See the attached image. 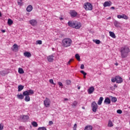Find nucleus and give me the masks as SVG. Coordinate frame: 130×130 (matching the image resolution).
Listing matches in <instances>:
<instances>
[{
  "label": "nucleus",
  "instance_id": "f257e3e1",
  "mask_svg": "<svg viewBox=\"0 0 130 130\" xmlns=\"http://www.w3.org/2000/svg\"><path fill=\"white\" fill-rule=\"evenodd\" d=\"M129 48H128V47L126 46L122 47L120 51L122 58H125V57H127V55H128V53H129Z\"/></svg>",
  "mask_w": 130,
  "mask_h": 130
},
{
  "label": "nucleus",
  "instance_id": "f03ea898",
  "mask_svg": "<svg viewBox=\"0 0 130 130\" xmlns=\"http://www.w3.org/2000/svg\"><path fill=\"white\" fill-rule=\"evenodd\" d=\"M68 24L70 27H72L75 29H80L82 27V24L80 22L75 21H69Z\"/></svg>",
  "mask_w": 130,
  "mask_h": 130
},
{
  "label": "nucleus",
  "instance_id": "7ed1b4c3",
  "mask_svg": "<svg viewBox=\"0 0 130 130\" xmlns=\"http://www.w3.org/2000/svg\"><path fill=\"white\" fill-rule=\"evenodd\" d=\"M22 94L23 96H25L24 98L25 101H26V102H29V101H30V96L29 95H33V94H34V90L32 89L27 90L24 91Z\"/></svg>",
  "mask_w": 130,
  "mask_h": 130
},
{
  "label": "nucleus",
  "instance_id": "20e7f679",
  "mask_svg": "<svg viewBox=\"0 0 130 130\" xmlns=\"http://www.w3.org/2000/svg\"><path fill=\"white\" fill-rule=\"evenodd\" d=\"M73 41L70 38H64L62 40V46L63 47H70L72 45Z\"/></svg>",
  "mask_w": 130,
  "mask_h": 130
},
{
  "label": "nucleus",
  "instance_id": "39448f33",
  "mask_svg": "<svg viewBox=\"0 0 130 130\" xmlns=\"http://www.w3.org/2000/svg\"><path fill=\"white\" fill-rule=\"evenodd\" d=\"M83 8L86 11H92L93 10V6L89 2L84 3Z\"/></svg>",
  "mask_w": 130,
  "mask_h": 130
},
{
  "label": "nucleus",
  "instance_id": "423d86ee",
  "mask_svg": "<svg viewBox=\"0 0 130 130\" xmlns=\"http://www.w3.org/2000/svg\"><path fill=\"white\" fill-rule=\"evenodd\" d=\"M28 119H29V116L25 115H22L19 116V118L18 119V120L19 121H21L22 122H26V121H28Z\"/></svg>",
  "mask_w": 130,
  "mask_h": 130
},
{
  "label": "nucleus",
  "instance_id": "0eeeda50",
  "mask_svg": "<svg viewBox=\"0 0 130 130\" xmlns=\"http://www.w3.org/2000/svg\"><path fill=\"white\" fill-rule=\"evenodd\" d=\"M50 103H51L50 100L47 98H45V100L44 101V106L46 107H50Z\"/></svg>",
  "mask_w": 130,
  "mask_h": 130
},
{
  "label": "nucleus",
  "instance_id": "6e6552de",
  "mask_svg": "<svg viewBox=\"0 0 130 130\" xmlns=\"http://www.w3.org/2000/svg\"><path fill=\"white\" fill-rule=\"evenodd\" d=\"M92 110L93 112H96L97 109H98V105L95 102H93L91 104Z\"/></svg>",
  "mask_w": 130,
  "mask_h": 130
},
{
  "label": "nucleus",
  "instance_id": "1a4fd4ad",
  "mask_svg": "<svg viewBox=\"0 0 130 130\" xmlns=\"http://www.w3.org/2000/svg\"><path fill=\"white\" fill-rule=\"evenodd\" d=\"M69 14L72 18H76V17L78 16V12L75 10H70Z\"/></svg>",
  "mask_w": 130,
  "mask_h": 130
},
{
  "label": "nucleus",
  "instance_id": "9d476101",
  "mask_svg": "<svg viewBox=\"0 0 130 130\" xmlns=\"http://www.w3.org/2000/svg\"><path fill=\"white\" fill-rule=\"evenodd\" d=\"M11 49L12 51H14L15 52H17V51H18L19 49L18 45L17 44H14L11 48Z\"/></svg>",
  "mask_w": 130,
  "mask_h": 130
},
{
  "label": "nucleus",
  "instance_id": "9b49d317",
  "mask_svg": "<svg viewBox=\"0 0 130 130\" xmlns=\"http://www.w3.org/2000/svg\"><path fill=\"white\" fill-rule=\"evenodd\" d=\"M118 19H124V20H127L128 17L125 14H122V15H118L117 16Z\"/></svg>",
  "mask_w": 130,
  "mask_h": 130
},
{
  "label": "nucleus",
  "instance_id": "f8f14e48",
  "mask_svg": "<svg viewBox=\"0 0 130 130\" xmlns=\"http://www.w3.org/2000/svg\"><path fill=\"white\" fill-rule=\"evenodd\" d=\"M116 82L118 84H120V83H122V78L118 76H116Z\"/></svg>",
  "mask_w": 130,
  "mask_h": 130
},
{
  "label": "nucleus",
  "instance_id": "ddd939ff",
  "mask_svg": "<svg viewBox=\"0 0 130 130\" xmlns=\"http://www.w3.org/2000/svg\"><path fill=\"white\" fill-rule=\"evenodd\" d=\"M29 23L31 26H36L37 25V21L35 19H31L29 21Z\"/></svg>",
  "mask_w": 130,
  "mask_h": 130
},
{
  "label": "nucleus",
  "instance_id": "4468645a",
  "mask_svg": "<svg viewBox=\"0 0 130 130\" xmlns=\"http://www.w3.org/2000/svg\"><path fill=\"white\" fill-rule=\"evenodd\" d=\"M111 5H112V3H111L110 1H107L104 3V8H106V7H110Z\"/></svg>",
  "mask_w": 130,
  "mask_h": 130
},
{
  "label": "nucleus",
  "instance_id": "2eb2a0df",
  "mask_svg": "<svg viewBox=\"0 0 130 130\" xmlns=\"http://www.w3.org/2000/svg\"><path fill=\"white\" fill-rule=\"evenodd\" d=\"M53 57L54 56L52 55H49L47 57V60L49 62H53Z\"/></svg>",
  "mask_w": 130,
  "mask_h": 130
},
{
  "label": "nucleus",
  "instance_id": "dca6fc26",
  "mask_svg": "<svg viewBox=\"0 0 130 130\" xmlns=\"http://www.w3.org/2000/svg\"><path fill=\"white\" fill-rule=\"evenodd\" d=\"M23 55L25 57H27L29 58V57H31V53L26 51L23 53Z\"/></svg>",
  "mask_w": 130,
  "mask_h": 130
},
{
  "label": "nucleus",
  "instance_id": "f3484780",
  "mask_svg": "<svg viewBox=\"0 0 130 130\" xmlns=\"http://www.w3.org/2000/svg\"><path fill=\"white\" fill-rule=\"evenodd\" d=\"M95 91V88H94L93 87H90L88 89V94H92L93 92Z\"/></svg>",
  "mask_w": 130,
  "mask_h": 130
},
{
  "label": "nucleus",
  "instance_id": "a211bd4d",
  "mask_svg": "<svg viewBox=\"0 0 130 130\" xmlns=\"http://www.w3.org/2000/svg\"><path fill=\"white\" fill-rule=\"evenodd\" d=\"M0 75L1 76H3V77H5L6 75H8V72L5 70L1 71H0Z\"/></svg>",
  "mask_w": 130,
  "mask_h": 130
},
{
  "label": "nucleus",
  "instance_id": "6ab92c4d",
  "mask_svg": "<svg viewBox=\"0 0 130 130\" xmlns=\"http://www.w3.org/2000/svg\"><path fill=\"white\" fill-rule=\"evenodd\" d=\"M104 103H105L107 105L110 104V103H111V101H110V99L109 98H107L105 99L104 101Z\"/></svg>",
  "mask_w": 130,
  "mask_h": 130
},
{
  "label": "nucleus",
  "instance_id": "aec40b11",
  "mask_svg": "<svg viewBox=\"0 0 130 130\" xmlns=\"http://www.w3.org/2000/svg\"><path fill=\"white\" fill-rule=\"evenodd\" d=\"M32 10H33V7H32V6L31 5L28 6L26 8V11L28 13H30V12H31V11H32Z\"/></svg>",
  "mask_w": 130,
  "mask_h": 130
},
{
  "label": "nucleus",
  "instance_id": "412c9836",
  "mask_svg": "<svg viewBox=\"0 0 130 130\" xmlns=\"http://www.w3.org/2000/svg\"><path fill=\"white\" fill-rule=\"evenodd\" d=\"M24 94H17L16 95V97H17V99L22 100L24 98Z\"/></svg>",
  "mask_w": 130,
  "mask_h": 130
},
{
  "label": "nucleus",
  "instance_id": "4be33fe9",
  "mask_svg": "<svg viewBox=\"0 0 130 130\" xmlns=\"http://www.w3.org/2000/svg\"><path fill=\"white\" fill-rule=\"evenodd\" d=\"M110 36L112 37V38H116V36H115V34L114 32L112 31H109Z\"/></svg>",
  "mask_w": 130,
  "mask_h": 130
},
{
  "label": "nucleus",
  "instance_id": "5701e85b",
  "mask_svg": "<svg viewBox=\"0 0 130 130\" xmlns=\"http://www.w3.org/2000/svg\"><path fill=\"white\" fill-rule=\"evenodd\" d=\"M103 99H104L103 97L100 98L99 101L98 102V105H101V104H102V101H103Z\"/></svg>",
  "mask_w": 130,
  "mask_h": 130
},
{
  "label": "nucleus",
  "instance_id": "b1692460",
  "mask_svg": "<svg viewBox=\"0 0 130 130\" xmlns=\"http://www.w3.org/2000/svg\"><path fill=\"white\" fill-rule=\"evenodd\" d=\"M18 92H21V91H22V90H23V89H24V86L22 85H20L18 86Z\"/></svg>",
  "mask_w": 130,
  "mask_h": 130
},
{
  "label": "nucleus",
  "instance_id": "393cba45",
  "mask_svg": "<svg viewBox=\"0 0 130 130\" xmlns=\"http://www.w3.org/2000/svg\"><path fill=\"white\" fill-rule=\"evenodd\" d=\"M93 129V127L91 125L86 126L84 130H92Z\"/></svg>",
  "mask_w": 130,
  "mask_h": 130
},
{
  "label": "nucleus",
  "instance_id": "a878e982",
  "mask_svg": "<svg viewBox=\"0 0 130 130\" xmlns=\"http://www.w3.org/2000/svg\"><path fill=\"white\" fill-rule=\"evenodd\" d=\"M75 58L78 60V61H81V58L79 55V54H76L75 55Z\"/></svg>",
  "mask_w": 130,
  "mask_h": 130
},
{
  "label": "nucleus",
  "instance_id": "bb28decb",
  "mask_svg": "<svg viewBox=\"0 0 130 130\" xmlns=\"http://www.w3.org/2000/svg\"><path fill=\"white\" fill-rule=\"evenodd\" d=\"M108 126H109L110 127H112V126H113V123H112V121L111 120L109 121Z\"/></svg>",
  "mask_w": 130,
  "mask_h": 130
},
{
  "label": "nucleus",
  "instance_id": "cd10ccee",
  "mask_svg": "<svg viewBox=\"0 0 130 130\" xmlns=\"http://www.w3.org/2000/svg\"><path fill=\"white\" fill-rule=\"evenodd\" d=\"M114 25L115 27H118V26H119V22H118V21L115 20L114 21Z\"/></svg>",
  "mask_w": 130,
  "mask_h": 130
},
{
  "label": "nucleus",
  "instance_id": "c85d7f7f",
  "mask_svg": "<svg viewBox=\"0 0 130 130\" xmlns=\"http://www.w3.org/2000/svg\"><path fill=\"white\" fill-rule=\"evenodd\" d=\"M8 24L9 25V26H11V25L13 24V20L11 19H9L8 20Z\"/></svg>",
  "mask_w": 130,
  "mask_h": 130
},
{
  "label": "nucleus",
  "instance_id": "c756f323",
  "mask_svg": "<svg viewBox=\"0 0 130 130\" xmlns=\"http://www.w3.org/2000/svg\"><path fill=\"white\" fill-rule=\"evenodd\" d=\"M32 125H33L34 127H37L38 126V124L37 123V122L33 121L32 122Z\"/></svg>",
  "mask_w": 130,
  "mask_h": 130
},
{
  "label": "nucleus",
  "instance_id": "7c9ffc66",
  "mask_svg": "<svg viewBox=\"0 0 130 130\" xmlns=\"http://www.w3.org/2000/svg\"><path fill=\"white\" fill-rule=\"evenodd\" d=\"M18 73L19 74H24V70L22 68H19Z\"/></svg>",
  "mask_w": 130,
  "mask_h": 130
},
{
  "label": "nucleus",
  "instance_id": "2f4dec72",
  "mask_svg": "<svg viewBox=\"0 0 130 130\" xmlns=\"http://www.w3.org/2000/svg\"><path fill=\"white\" fill-rule=\"evenodd\" d=\"M111 101H112V102L115 103V102H116V101H117V99L115 97H113L111 99Z\"/></svg>",
  "mask_w": 130,
  "mask_h": 130
},
{
  "label": "nucleus",
  "instance_id": "473e14b6",
  "mask_svg": "<svg viewBox=\"0 0 130 130\" xmlns=\"http://www.w3.org/2000/svg\"><path fill=\"white\" fill-rule=\"evenodd\" d=\"M77 105H78V102H77V101H74L72 105V106H74V107H75V106H76Z\"/></svg>",
  "mask_w": 130,
  "mask_h": 130
},
{
  "label": "nucleus",
  "instance_id": "72a5a7b5",
  "mask_svg": "<svg viewBox=\"0 0 130 130\" xmlns=\"http://www.w3.org/2000/svg\"><path fill=\"white\" fill-rule=\"evenodd\" d=\"M72 83V81L70 80H66V83L67 85H68V86H69L70 85H71V83Z\"/></svg>",
  "mask_w": 130,
  "mask_h": 130
},
{
  "label": "nucleus",
  "instance_id": "f704fd0d",
  "mask_svg": "<svg viewBox=\"0 0 130 130\" xmlns=\"http://www.w3.org/2000/svg\"><path fill=\"white\" fill-rule=\"evenodd\" d=\"M80 73L83 75V76H87V73L85 72V71L81 70L80 71Z\"/></svg>",
  "mask_w": 130,
  "mask_h": 130
},
{
  "label": "nucleus",
  "instance_id": "c9c22d12",
  "mask_svg": "<svg viewBox=\"0 0 130 130\" xmlns=\"http://www.w3.org/2000/svg\"><path fill=\"white\" fill-rule=\"evenodd\" d=\"M38 130H47L45 127H40L38 128Z\"/></svg>",
  "mask_w": 130,
  "mask_h": 130
},
{
  "label": "nucleus",
  "instance_id": "e433bc0d",
  "mask_svg": "<svg viewBox=\"0 0 130 130\" xmlns=\"http://www.w3.org/2000/svg\"><path fill=\"white\" fill-rule=\"evenodd\" d=\"M37 44H39L40 45H41V44H42V41L41 40L37 41Z\"/></svg>",
  "mask_w": 130,
  "mask_h": 130
},
{
  "label": "nucleus",
  "instance_id": "4c0bfd02",
  "mask_svg": "<svg viewBox=\"0 0 130 130\" xmlns=\"http://www.w3.org/2000/svg\"><path fill=\"white\" fill-rule=\"evenodd\" d=\"M74 60V59L71 58L70 59V60L68 62L67 65L71 64V62Z\"/></svg>",
  "mask_w": 130,
  "mask_h": 130
},
{
  "label": "nucleus",
  "instance_id": "58836bf2",
  "mask_svg": "<svg viewBox=\"0 0 130 130\" xmlns=\"http://www.w3.org/2000/svg\"><path fill=\"white\" fill-rule=\"evenodd\" d=\"M49 82L50 84H52V85H55V83L53 82V79H50Z\"/></svg>",
  "mask_w": 130,
  "mask_h": 130
},
{
  "label": "nucleus",
  "instance_id": "ea45409f",
  "mask_svg": "<svg viewBox=\"0 0 130 130\" xmlns=\"http://www.w3.org/2000/svg\"><path fill=\"white\" fill-rule=\"evenodd\" d=\"M117 113H118V114H121V113H122V111L121 110H117Z\"/></svg>",
  "mask_w": 130,
  "mask_h": 130
},
{
  "label": "nucleus",
  "instance_id": "a19ab883",
  "mask_svg": "<svg viewBox=\"0 0 130 130\" xmlns=\"http://www.w3.org/2000/svg\"><path fill=\"white\" fill-rule=\"evenodd\" d=\"M94 42L96 43V44H100V40H95Z\"/></svg>",
  "mask_w": 130,
  "mask_h": 130
},
{
  "label": "nucleus",
  "instance_id": "79ce46f5",
  "mask_svg": "<svg viewBox=\"0 0 130 130\" xmlns=\"http://www.w3.org/2000/svg\"><path fill=\"white\" fill-rule=\"evenodd\" d=\"M111 81L112 83H115V82H116V77H115V78H112L111 79Z\"/></svg>",
  "mask_w": 130,
  "mask_h": 130
},
{
  "label": "nucleus",
  "instance_id": "37998d69",
  "mask_svg": "<svg viewBox=\"0 0 130 130\" xmlns=\"http://www.w3.org/2000/svg\"><path fill=\"white\" fill-rule=\"evenodd\" d=\"M80 69L81 70H84V69H85V66H84V64H81Z\"/></svg>",
  "mask_w": 130,
  "mask_h": 130
},
{
  "label": "nucleus",
  "instance_id": "c03bdc74",
  "mask_svg": "<svg viewBox=\"0 0 130 130\" xmlns=\"http://www.w3.org/2000/svg\"><path fill=\"white\" fill-rule=\"evenodd\" d=\"M58 84L59 87H62L63 86V85L62 84V83H61V82H58Z\"/></svg>",
  "mask_w": 130,
  "mask_h": 130
},
{
  "label": "nucleus",
  "instance_id": "a18cd8bd",
  "mask_svg": "<svg viewBox=\"0 0 130 130\" xmlns=\"http://www.w3.org/2000/svg\"><path fill=\"white\" fill-rule=\"evenodd\" d=\"M73 129L74 130H77V123H75L73 127Z\"/></svg>",
  "mask_w": 130,
  "mask_h": 130
},
{
  "label": "nucleus",
  "instance_id": "49530a36",
  "mask_svg": "<svg viewBox=\"0 0 130 130\" xmlns=\"http://www.w3.org/2000/svg\"><path fill=\"white\" fill-rule=\"evenodd\" d=\"M4 129V125H2V124H0V130H3Z\"/></svg>",
  "mask_w": 130,
  "mask_h": 130
},
{
  "label": "nucleus",
  "instance_id": "de8ad7c7",
  "mask_svg": "<svg viewBox=\"0 0 130 130\" xmlns=\"http://www.w3.org/2000/svg\"><path fill=\"white\" fill-rule=\"evenodd\" d=\"M49 124H53V122H52V121H50L49 122Z\"/></svg>",
  "mask_w": 130,
  "mask_h": 130
},
{
  "label": "nucleus",
  "instance_id": "09e8293b",
  "mask_svg": "<svg viewBox=\"0 0 130 130\" xmlns=\"http://www.w3.org/2000/svg\"><path fill=\"white\" fill-rule=\"evenodd\" d=\"M111 10H115V8L114 7H112L110 8Z\"/></svg>",
  "mask_w": 130,
  "mask_h": 130
},
{
  "label": "nucleus",
  "instance_id": "8fccbe9b",
  "mask_svg": "<svg viewBox=\"0 0 130 130\" xmlns=\"http://www.w3.org/2000/svg\"><path fill=\"white\" fill-rule=\"evenodd\" d=\"M1 31H2L3 33H5V32H6V30H5V29H2V30H1Z\"/></svg>",
  "mask_w": 130,
  "mask_h": 130
},
{
  "label": "nucleus",
  "instance_id": "3c124183",
  "mask_svg": "<svg viewBox=\"0 0 130 130\" xmlns=\"http://www.w3.org/2000/svg\"><path fill=\"white\" fill-rule=\"evenodd\" d=\"M62 20H63V18H62V17H60V18H59V20H60V21H62Z\"/></svg>",
  "mask_w": 130,
  "mask_h": 130
},
{
  "label": "nucleus",
  "instance_id": "603ef678",
  "mask_svg": "<svg viewBox=\"0 0 130 130\" xmlns=\"http://www.w3.org/2000/svg\"><path fill=\"white\" fill-rule=\"evenodd\" d=\"M64 101H68L69 100V99L65 98V99H64Z\"/></svg>",
  "mask_w": 130,
  "mask_h": 130
},
{
  "label": "nucleus",
  "instance_id": "864d4df0",
  "mask_svg": "<svg viewBox=\"0 0 130 130\" xmlns=\"http://www.w3.org/2000/svg\"><path fill=\"white\" fill-rule=\"evenodd\" d=\"M114 88H117V85L116 84L114 85Z\"/></svg>",
  "mask_w": 130,
  "mask_h": 130
},
{
  "label": "nucleus",
  "instance_id": "5fc2aeb1",
  "mask_svg": "<svg viewBox=\"0 0 130 130\" xmlns=\"http://www.w3.org/2000/svg\"><path fill=\"white\" fill-rule=\"evenodd\" d=\"M115 66H118V63L116 62V63H115Z\"/></svg>",
  "mask_w": 130,
  "mask_h": 130
},
{
  "label": "nucleus",
  "instance_id": "6e6d98bb",
  "mask_svg": "<svg viewBox=\"0 0 130 130\" xmlns=\"http://www.w3.org/2000/svg\"><path fill=\"white\" fill-rule=\"evenodd\" d=\"M78 90H80V89H81V87L79 86V87H78Z\"/></svg>",
  "mask_w": 130,
  "mask_h": 130
},
{
  "label": "nucleus",
  "instance_id": "4d7b16f0",
  "mask_svg": "<svg viewBox=\"0 0 130 130\" xmlns=\"http://www.w3.org/2000/svg\"><path fill=\"white\" fill-rule=\"evenodd\" d=\"M2 12H0V17H2Z\"/></svg>",
  "mask_w": 130,
  "mask_h": 130
},
{
  "label": "nucleus",
  "instance_id": "13d9d810",
  "mask_svg": "<svg viewBox=\"0 0 130 130\" xmlns=\"http://www.w3.org/2000/svg\"><path fill=\"white\" fill-rule=\"evenodd\" d=\"M84 79H86V76H83Z\"/></svg>",
  "mask_w": 130,
  "mask_h": 130
},
{
  "label": "nucleus",
  "instance_id": "bf43d9fd",
  "mask_svg": "<svg viewBox=\"0 0 130 130\" xmlns=\"http://www.w3.org/2000/svg\"><path fill=\"white\" fill-rule=\"evenodd\" d=\"M82 109H85V107H82Z\"/></svg>",
  "mask_w": 130,
  "mask_h": 130
},
{
  "label": "nucleus",
  "instance_id": "052dcab7",
  "mask_svg": "<svg viewBox=\"0 0 130 130\" xmlns=\"http://www.w3.org/2000/svg\"><path fill=\"white\" fill-rule=\"evenodd\" d=\"M22 126H19V128H22Z\"/></svg>",
  "mask_w": 130,
  "mask_h": 130
}]
</instances>
